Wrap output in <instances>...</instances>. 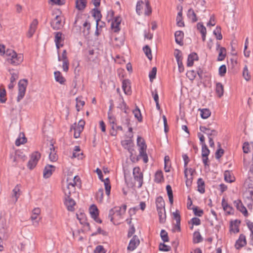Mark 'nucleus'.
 Segmentation results:
<instances>
[{"label":"nucleus","mask_w":253,"mask_h":253,"mask_svg":"<svg viewBox=\"0 0 253 253\" xmlns=\"http://www.w3.org/2000/svg\"><path fill=\"white\" fill-rule=\"evenodd\" d=\"M216 93L219 97H221L223 95V86L220 83H217L216 84Z\"/></svg>","instance_id":"2f4dec72"},{"label":"nucleus","mask_w":253,"mask_h":253,"mask_svg":"<svg viewBox=\"0 0 253 253\" xmlns=\"http://www.w3.org/2000/svg\"><path fill=\"white\" fill-rule=\"evenodd\" d=\"M71 131L72 129L74 130V136L75 138H78L80 136V134L81 132L83 130V129H81V128H80L76 126V124L75 123L73 125H72L71 126Z\"/></svg>","instance_id":"c85d7f7f"},{"label":"nucleus","mask_w":253,"mask_h":253,"mask_svg":"<svg viewBox=\"0 0 253 253\" xmlns=\"http://www.w3.org/2000/svg\"><path fill=\"white\" fill-rule=\"evenodd\" d=\"M86 0H76V7L79 10H83L86 7Z\"/></svg>","instance_id":"a878e982"},{"label":"nucleus","mask_w":253,"mask_h":253,"mask_svg":"<svg viewBox=\"0 0 253 253\" xmlns=\"http://www.w3.org/2000/svg\"><path fill=\"white\" fill-rule=\"evenodd\" d=\"M41 157V155L39 152L36 151L33 153L31 156L30 159L28 163L27 167L30 169H33L37 165Z\"/></svg>","instance_id":"20e7f679"},{"label":"nucleus","mask_w":253,"mask_h":253,"mask_svg":"<svg viewBox=\"0 0 253 253\" xmlns=\"http://www.w3.org/2000/svg\"><path fill=\"white\" fill-rule=\"evenodd\" d=\"M199 60V57L197 54L195 52H192L188 56L187 66L188 67H191L193 65L194 61H197Z\"/></svg>","instance_id":"f3484780"},{"label":"nucleus","mask_w":253,"mask_h":253,"mask_svg":"<svg viewBox=\"0 0 253 253\" xmlns=\"http://www.w3.org/2000/svg\"><path fill=\"white\" fill-rule=\"evenodd\" d=\"M157 211H158L160 222L161 223H165L166 219V213L165 209H163V210H158Z\"/></svg>","instance_id":"cd10ccee"},{"label":"nucleus","mask_w":253,"mask_h":253,"mask_svg":"<svg viewBox=\"0 0 253 253\" xmlns=\"http://www.w3.org/2000/svg\"><path fill=\"white\" fill-rule=\"evenodd\" d=\"M166 190L167 191L168 196L169 197V201L170 204H172L173 203V197L172 190L171 186L169 185H168L166 186Z\"/></svg>","instance_id":"c9c22d12"},{"label":"nucleus","mask_w":253,"mask_h":253,"mask_svg":"<svg viewBox=\"0 0 253 253\" xmlns=\"http://www.w3.org/2000/svg\"><path fill=\"white\" fill-rule=\"evenodd\" d=\"M219 75L221 77H223L226 73V67L225 65H222L220 66L218 70Z\"/></svg>","instance_id":"e2e57ef3"},{"label":"nucleus","mask_w":253,"mask_h":253,"mask_svg":"<svg viewBox=\"0 0 253 253\" xmlns=\"http://www.w3.org/2000/svg\"><path fill=\"white\" fill-rule=\"evenodd\" d=\"M137 145L139 147V155L140 157L143 158L144 163H147L148 161V158L146 153L147 145L144 139L138 136L137 138Z\"/></svg>","instance_id":"f257e3e1"},{"label":"nucleus","mask_w":253,"mask_h":253,"mask_svg":"<svg viewBox=\"0 0 253 253\" xmlns=\"http://www.w3.org/2000/svg\"><path fill=\"white\" fill-rule=\"evenodd\" d=\"M54 77L55 81L60 84H64L65 82V79L62 76L61 73L59 71H56L54 72Z\"/></svg>","instance_id":"7c9ffc66"},{"label":"nucleus","mask_w":253,"mask_h":253,"mask_svg":"<svg viewBox=\"0 0 253 253\" xmlns=\"http://www.w3.org/2000/svg\"><path fill=\"white\" fill-rule=\"evenodd\" d=\"M160 236L164 242H168L169 241L168 233L165 230L162 229L161 231Z\"/></svg>","instance_id":"a18cd8bd"},{"label":"nucleus","mask_w":253,"mask_h":253,"mask_svg":"<svg viewBox=\"0 0 253 253\" xmlns=\"http://www.w3.org/2000/svg\"><path fill=\"white\" fill-rule=\"evenodd\" d=\"M199 129L201 131L207 135L209 139L217 135L218 132L214 129H211L209 126H200Z\"/></svg>","instance_id":"423d86ee"},{"label":"nucleus","mask_w":253,"mask_h":253,"mask_svg":"<svg viewBox=\"0 0 253 253\" xmlns=\"http://www.w3.org/2000/svg\"><path fill=\"white\" fill-rule=\"evenodd\" d=\"M23 136L22 137V138H21V134L20 133V135H19V137L18 138H17L16 140H15V145L17 146H20L21 144H24L25 143H26V140H27V139L25 137L24 134H22Z\"/></svg>","instance_id":"ea45409f"},{"label":"nucleus","mask_w":253,"mask_h":253,"mask_svg":"<svg viewBox=\"0 0 253 253\" xmlns=\"http://www.w3.org/2000/svg\"><path fill=\"white\" fill-rule=\"evenodd\" d=\"M50 25L55 30L60 29L62 27L61 17L59 15H56L54 19L50 22Z\"/></svg>","instance_id":"9d476101"},{"label":"nucleus","mask_w":253,"mask_h":253,"mask_svg":"<svg viewBox=\"0 0 253 253\" xmlns=\"http://www.w3.org/2000/svg\"><path fill=\"white\" fill-rule=\"evenodd\" d=\"M222 206L223 207V209L224 211H226L228 214H233V208L228 205L227 202L225 201V199L223 198L222 200Z\"/></svg>","instance_id":"6ab92c4d"},{"label":"nucleus","mask_w":253,"mask_h":253,"mask_svg":"<svg viewBox=\"0 0 253 253\" xmlns=\"http://www.w3.org/2000/svg\"><path fill=\"white\" fill-rule=\"evenodd\" d=\"M139 243V240L137 236H133L129 242V245L127 247V250L129 251H133L138 246Z\"/></svg>","instance_id":"f8f14e48"},{"label":"nucleus","mask_w":253,"mask_h":253,"mask_svg":"<svg viewBox=\"0 0 253 253\" xmlns=\"http://www.w3.org/2000/svg\"><path fill=\"white\" fill-rule=\"evenodd\" d=\"M197 190L201 194L205 192V183L202 178H198L197 180Z\"/></svg>","instance_id":"4be33fe9"},{"label":"nucleus","mask_w":253,"mask_h":253,"mask_svg":"<svg viewBox=\"0 0 253 253\" xmlns=\"http://www.w3.org/2000/svg\"><path fill=\"white\" fill-rule=\"evenodd\" d=\"M164 161H165V167H164L165 170L166 172H169L170 171L169 165L170 160H169V158L168 156H166L165 157Z\"/></svg>","instance_id":"603ef678"},{"label":"nucleus","mask_w":253,"mask_h":253,"mask_svg":"<svg viewBox=\"0 0 253 253\" xmlns=\"http://www.w3.org/2000/svg\"><path fill=\"white\" fill-rule=\"evenodd\" d=\"M189 223H191L193 225H199L201 224V220L198 217H193L191 219Z\"/></svg>","instance_id":"774afa93"},{"label":"nucleus","mask_w":253,"mask_h":253,"mask_svg":"<svg viewBox=\"0 0 253 253\" xmlns=\"http://www.w3.org/2000/svg\"><path fill=\"white\" fill-rule=\"evenodd\" d=\"M194 172L195 170L192 169H188L187 168H186L184 170V176L186 178V185L187 187H190L192 185V175Z\"/></svg>","instance_id":"6e6552de"},{"label":"nucleus","mask_w":253,"mask_h":253,"mask_svg":"<svg viewBox=\"0 0 253 253\" xmlns=\"http://www.w3.org/2000/svg\"><path fill=\"white\" fill-rule=\"evenodd\" d=\"M157 74V68L154 67L152 68V70L149 72V77L150 81L153 82V80L156 78Z\"/></svg>","instance_id":"49530a36"},{"label":"nucleus","mask_w":253,"mask_h":253,"mask_svg":"<svg viewBox=\"0 0 253 253\" xmlns=\"http://www.w3.org/2000/svg\"><path fill=\"white\" fill-rule=\"evenodd\" d=\"M226 50L223 47L220 48L219 53L217 57V61H222L225 59L226 56Z\"/></svg>","instance_id":"58836bf2"},{"label":"nucleus","mask_w":253,"mask_h":253,"mask_svg":"<svg viewBox=\"0 0 253 253\" xmlns=\"http://www.w3.org/2000/svg\"><path fill=\"white\" fill-rule=\"evenodd\" d=\"M6 90L2 86H0V102L4 103L6 101Z\"/></svg>","instance_id":"f704fd0d"},{"label":"nucleus","mask_w":253,"mask_h":253,"mask_svg":"<svg viewBox=\"0 0 253 253\" xmlns=\"http://www.w3.org/2000/svg\"><path fill=\"white\" fill-rule=\"evenodd\" d=\"M103 195L104 192L103 188H100L96 194V198L100 203L102 202L103 200Z\"/></svg>","instance_id":"37998d69"},{"label":"nucleus","mask_w":253,"mask_h":253,"mask_svg":"<svg viewBox=\"0 0 253 253\" xmlns=\"http://www.w3.org/2000/svg\"><path fill=\"white\" fill-rule=\"evenodd\" d=\"M38 22L37 19H34L30 25V28L27 33V37L31 38L36 31Z\"/></svg>","instance_id":"a211bd4d"},{"label":"nucleus","mask_w":253,"mask_h":253,"mask_svg":"<svg viewBox=\"0 0 253 253\" xmlns=\"http://www.w3.org/2000/svg\"><path fill=\"white\" fill-rule=\"evenodd\" d=\"M175 41L176 43L180 45H183V39L184 38V33L181 31H177L174 34Z\"/></svg>","instance_id":"dca6fc26"},{"label":"nucleus","mask_w":253,"mask_h":253,"mask_svg":"<svg viewBox=\"0 0 253 253\" xmlns=\"http://www.w3.org/2000/svg\"><path fill=\"white\" fill-rule=\"evenodd\" d=\"M121 122L124 125L129 126L130 125V119L127 115L123 116L121 118Z\"/></svg>","instance_id":"5fc2aeb1"},{"label":"nucleus","mask_w":253,"mask_h":253,"mask_svg":"<svg viewBox=\"0 0 253 253\" xmlns=\"http://www.w3.org/2000/svg\"><path fill=\"white\" fill-rule=\"evenodd\" d=\"M234 204L237 209L241 212L245 217H247L248 216L249 214L248 211L240 200L234 201Z\"/></svg>","instance_id":"1a4fd4ad"},{"label":"nucleus","mask_w":253,"mask_h":253,"mask_svg":"<svg viewBox=\"0 0 253 253\" xmlns=\"http://www.w3.org/2000/svg\"><path fill=\"white\" fill-rule=\"evenodd\" d=\"M174 56L176 58L177 63L182 62V55L181 51L178 49H176L174 50Z\"/></svg>","instance_id":"a19ab883"},{"label":"nucleus","mask_w":253,"mask_h":253,"mask_svg":"<svg viewBox=\"0 0 253 253\" xmlns=\"http://www.w3.org/2000/svg\"><path fill=\"white\" fill-rule=\"evenodd\" d=\"M159 249L161 251H164V252H169L170 251L171 247L170 246H169L164 243H161L159 244Z\"/></svg>","instance_id":"3c124183"},{"label":"nucleus","mask_w":253,"mask_h":253,"mask_svg":"<svg viewBox=\"0 0 253 253\" xmlns=\"http://www.w3.org/2000/svg\"><path fill=\"white\" fill-rule=\"evenodd\" d=\"M192 210L194 214L198 216H202L204 213L203 210L199 209L198 207H194Z\"/></svg>","instance_id":"8fccbe9b"},{"label":"nucleus","mask_w":253,"mask_h":253,"mask_svg":"<svg viewBox=\"0 0 253 253\" xmlns=\"http://www.w3.org/2000/svg\"><path fill=\"white\" fill-rule=\"evenodd\" d=\"M76 203L75 201L70 197L65 198V205L67 207L68 211H73L74 210V206Z\"/></svg>","instance_id":"2eb2a0df"},{"label":"nucleus","mask_w":253,"mask_h":253,"mask_svg":"<svg viewBox=\"0 0 253 253\" xmlns=\"http://www.w3.org/2000/svg\"><path fill=\"white\" fill-rule=\"evenodd\" d=\"M133 113L135 117L138 120V121L141 122L142 121V117L139 109L138 108H136L133 111Z\"/></svg>","instance_id":"09e8293b"},{"label":"nucleus","mask_w":253,"mask_h":253,"mask_svg":"<svg viewBox=\"0 0 253 253\" xmlns=\"http://www.w3.org/2000/svg\"><path fill=\"white\" fill-rule=\"evenodd\" d=\"M55 167L54 166L47 165H46L43 171V176L45 178H47L50 177L52 175L53 171L55 170Z\"/></svg>","instance_id":"9b49d317"},{"label":"nucleus","mask_w":253,"mask_h":253,"mask_svg":"<svg viewBox=\"0 0 253 253\" xmlns=\"http://www.w3.org/2000/svg\"><path fill=\"white\" fill-rule=\"evenodd\" d=\"M92 11V16L96 19V23H99V22L100 21L102 17V15L100 10H99L96 8H94V9H93Z\"/></svg>","instance_id":"c756f323"},{"label":"nucleus","mask_w":253,"mask_h":253,"mask_svg":"<svg viewBox=\"0 0 253 253\" xmlns=\"http://www.w3.org/2000/svg\"><path fill=\"white\" fill-rule=\"evenodd\" d=\"M122 88L126 94L130 95L131 91L130 87V82L129 80H124L123 81Z\"/></svg>","instance_id":"4468645a"},{"label":"nucleus","mask_w":253,"mask_h":253,"mask_svg":"<svg viewBox=\"0 0 253 253\" xmlns=\"http://www.w3.org/2000/svg\"><path fill=\"white\" fill-rule=\"evenodd\" d=\"M7 60L8 63L13 65H18L23 61V56L22 54L16 53V55L12 56L11 58H7Z\"/></svg>","instance_id":"0eeeda50"},{"label":"nucleus","mask_w":253,"mask_h":253,"mask_svg":"<svg viewBox=\"0 0 253 253\" xmlns=\"http://www.w3.org/2000/svg\"><path fill=\"white\" fill-rule=\"evenodd\" d=\"M163 179L164 177L162 171L161 170L157 171L155 174V182L159 183L161 182Z\"/></svg>","instance_id":"e433bc0d"},{"label":"nucleus","mask_w":253,"mask_h":253,"mask_svg":"<svg viewBox=\"0 0 253 253\" xmlns=\"http://www.w3.org/2000/svg\"><path fill=\"white\" fill-rule=\"evenodd\" d=\"M9 72L11 76L10 81L11 82H15L16 80L19 78V73L17 71H15L14 69H9Z\"/></svg>","instance_id":"473e14b6"},{"label":"nucleus","mask_w":253,"mask_h":253,"mask_svg":"<svg viewBox=\"0 0 253 253\" xmlns=\"http://www.w3.org/2000/svg\"><path fill=\"white\" fill-rule=\"evenodd\" d=\"M188 18L191 20L192 23H195L198 21L197 15L192 8H190L187 13Z\"/></svg>","instance_id":"393cba45"},{"label":"nucleus","mask_w":253,"mask_h":253,"mask_svg":"<svg viewBox=\"0 0 253 253\" xmlns=\"http://www.w3.org/2000/svg\"><path fill=\"white\" fill-rule=\"evenodd\" d=\"M49 158L52 162H55L57 160V155L55 152V147L52 144H50Z\"/></svg>","instance_id":"5701e85b"},{"label":"nucleus","mask_w":253,"mask_h":253,"mask_svg":"<svg viewBox=\"0 0 253 253\" xmlns=\"http://www.w3.org/2000/svg\"><path fill=\"white\" fill-rule=\"evenodd\" d=\"M186 76L190 80L193 81L196 77V72L194 70L189 71L187 72Z\"/></svg>","instance_id":"864d4df0"},{"label":"nucleus","mask_w":253,"mask_h":253,"mask_svg":"<svg viewBox=\"0 0 253 253\" xmlns=\"http://www.w3.org/2000/svg\"><path fill=\"white\" fill-rule=\"evenodd\" d=\"M218 149L216 150L215 154V156L216 159H220L224 154V150L221 148V144L219 142L218 143Z\"/></svg>","instance_id":"79ce46f5"},{"label":"nucleus","mask_w":253,"mask_h":253,"mask_svg":"<svg viewBox=\"0 0 253 253\" xmlns=\"http://www.w3.org/2000/svg\"><path fill=\"white\" fill-rule=\"evenodd\" d=\"M103 182H104L106 194L107 196H109L110 194L111 186L109 178H106Z\"/></svg>","instance_id":"4c0bfd02"},{"label":"nucleus","mask_w":253,"mask_h":253,"mask_svg":"<svg viewBox=\"0 0 253 253\" xmlns=\"http://www.w3.org/2000/svg\"><path fill=\"white\" fill-rule=\"evenodd\" d=\"M210 151L208 148L206 144H204L202 146V156H209Z\"/></svg>","instance_id":"de8ad7c7"},{"label":"nucleus","mask_w":253,"mask_h":253,"mask_svg":"<svg viewBox=\"0 0 253 253\" xmlns=\"http://www.w3.org/2000/svg\"><path fill=\"white\" fill-rule=\"evenodd\" d=\"M89 213L93 219H95L99 214V211L95 205H91L89 208Z\"/></svg>","instance_id":"b1692460"},{"label":"nucleus","mask_w":253,"mask_h":253,"mask_svg":"<svg viewBox=\"0 0 253 253\" xmlns=\"http://www.w3.org/2000/svg\"><path fill=\"white\" fill-rule=\"evenodd\" d=\"M247 244L246 236L244 234H241L239 239L236 241L235 247L236 249L239 250Z\"/></svg>","instance_id":"ddd939ff"},{"label":"nucleus","mask_w":253,"mask_h":253,"mask_svg":"<svg viewBox=\"0 0 253 253\" xmlns=\"http://www.w3.org/2000/svg\"><path fill=\"white\" fill-rule=\"evenodd\" d=\"M157 210L165 209V202L162 196L158 197L156 199Z\"/></svg>","instance_id":"412c9836"},{"label":"nucleus","mask_w":253,"mask_h":253,"mask_svg":"<svg viewBox=\"0 0 253 253\" xmlns=\"http://www.w3.org/2000/svg\"><path fill=\"white\" fill-rule=\"evenodd\" d=\"M16 52L13 50L8 49L5 51L4 54L7 56V58H11L12 56L15 55Z\"/></svg>","instance_id":"0e129e2a"},{"label":"nucleus","mask_w":253,"mask_h":253,"mask_svg":"<svg viewBox=\"0 0 253 253\" xmlns=\"http://www.w3.org/2000/svg\"><path fill=\"white\" fill-rule=\"evenodd\" d=\"M132 143V141L130 139L126 140L122 142V145L128 150H131L130 146Z\"/></svg>","instance_id":"680f3d73"},{"label":"nucleus","mask_w":253,"mask_h":253,"mask_svg":"<svg viewBox=\"0 0 253 253\" xmlns=\"http://www.w3.org/2000/svg\"><path fill=\"white\" fill-rule=\"evenodd\" d=\"M199 110L201 112V118L204 119H207L211 114V112L209 109H199Z\"/></svg>","instance_id":"72a5a7b5"},{"label":"nucleus","mask_w":253,"mask_h":253,"mask_svg":"<svg viewBox=\"0 0 253 253\" xmlns=\"http://www.w3.org/2000/svg\"><path fill=\"white\" fill-rule=\"evenodd\" d=\"M224 180L228 182L231 183L234 181L229 171H225L224 174Z\"/></svg>","instance_id":"4d7b16f0"},{"label":"nucleus","mask_w":253,"mask_h":253,"mask_svg":"<svg viewBox=\"0 0 253 253\" xmlns=\"http://www.w3.org/2000/svg\"><path fill=\"white\" fill-rule=\"evenodd\" d=\"M143 50L148 58L151 60L152 58V55L150 47L148 45H146L143 47Z\"/></svg>","instance_id":"c03bdc74"},{"label":"nucleus","mask_w":253,"mask_h":253,"mask_svg":"<svg viewBox=\"0 0 253 253\" xmlns=\"http://www.w3.org/2000/svg\"><path fill=\"white\" fill-rule=\"evenodd\" d=\"M133 175L134 179L139 183L138 188H140L143 182V175L139 167H135L133 169Z\"/></svg>","instance_id":"39448f33"},{"label":"nucleus","mask_w":253,"mask_h":253,"mask_svg":"<svg viewBox=\"0 0 253 253\" xmlns=\"http://www.w3.org/2000/svg\"><path fill=\"white\" fill-rule=\"evenodd\" d=\"M94 253H105V251L104 248L102 246L98 245L96 246L94 251Z\"/></svg>","instance_id":"69168bd1"},{"label":"nucleus","mask_w":253,"mask_h":253,"mask_svg":"<svg viewBox=\"0 0 253 253\" xmlns=\"http://www.w3.org/2000/svg\"><path fill=\"white\" fill-rule=\"evenodd\" d=\"M119 100L120 103L119 104L117 107L120 109L125 114H127L129 112V107L127 106L123 98H120Z\"/></svg>","instance_id":"aec40b11"},{"label":"nucleus","mask_w":253,"mask_h":253,"mask_svg":"<svg viewBox=\"0 0 253 253\" xmlns=\"http://www.w3.org/2000/svg\"><path fill=\"white\" fill-rule=\"evenodd\" d=\"M243 75L246 81H249L250 79V76L249 75V71L247 66H245L244 68Z\"/></svg>","instance_id":"338daca9"},{"label":"nucleus","mask_w":253,"mask_h":253,"mask_svg":"<svg viewBox=\"0 0 253 253\" xmlns=\"http://www.w3.org/2000/svg\"><path fill=\"white\" fill-rule=\"evenodd\" d=\"M20 189L17 185L15 188L13 189V196L15 197V201H17L19 196L20 195L19 194Z\"/></svg>","instance_id":"13d9d810"},{"label":"nucleus","mask_w":253,"mask_h":253,"mask_svg":"<svg viewBox=\"0 0 253 253\" xmlns=\"http://www.w3.org/2000/svg\"><path fill=\"white\" fill-rule=\"evenodd\" d=\"M203 239L198 231H196L193 233V242L195 244L199 243L202 242Z\"/></svg>","instance_id":"bb28decb"},{"label":"nucleus","mask_w":253,"mask_h":253,"mask_svg":"<svg viewBox=\"0 0 253 253\" xmlns=\"http://www.w3.org/2000/svg\"><path fill=\"white\" fill-rule=\"evenodd\" d=\"M55 42H61L62 39V34L61 32H56L55 33Z\"/></svg>","instance_id":"052dcab7"},{"label":"nucleus","mask_w":253,"mask_h":253,"mask_svg":"<svg viewBox=\"0 0 253 253\" xmlns=\"http://www.w3.org/2000/svg\"><path fill=\"white\" fill-rule=\"evenodd\" d=\"M144 5L145 8V14L149 15L152 12L151 7L150 5L149 2L148 1H146L144 3L142 1H138L137 2L136 6V11L138 15H140L142 13V9L143 6Z\"/></svg>","instance_id":"7ed1b4c3"},{"label":"nucleus","mask_w":253,"mask_h":253,"mask_svg":"<svg viewBox=\"0 0 253 253\" xmlns=\"http://www.w3.org/2000/svg\"><path fill=\"white\" fill-rule=\"evenodd\" d=\"M197 29L200 31L201 34H207V30L203 23H198L197 24Z\"/></svg>","instance_id":"bf43d9fd"},{"label":"nucleus","mask_w":253,"mask_h":253,"mask_svg":"<svg viewBox=\"0 0 253 253\" xmlns=\"http://www.w3.org/2000/svg\"><path fill=\"white\" fill-rule=\"evenodd\" d=\"M76 109L78 111H79L81 107H83L85 104L84 101L81 100L79 98H76Z\"/></svg>","instance_id":"6e6d98bb"},{"label":"nucleus","mask_w":253,"mask_h":253,"mask_svg":"<svg viewBox=\"0 0 253 253\" xmlns=\"http://www.w3.org/2000/svg\"><path fill=\"white\" fill-rule=\"evenodd\" d=\"M28 85V81L26 79L20 80L18 82V94L17 97V101L20 102L24 97L26 89Z\"/></svg>","instance_id":"f03ea898"}]
</instances>
